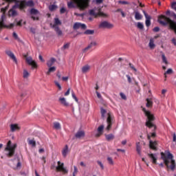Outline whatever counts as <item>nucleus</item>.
<instances>
[{"label":"nucleus","instance_id":"38","mask_svg":"<svg viewBox=\"0 0 176 176\" xmlns=\"http://www.w3.org/2000/svg\"><path fill=\"white\" fill-rule=\"evenodd\" d=\"M55 71H56V67H51L49 68V69L46 74L47 75H50V74H52V72H55Z\"/></svg>","mask_w":176,"mask_h":176},{"label":"nucleus","instance_id":"47","mask_svg":"<svg viewBox=\"0 0 176 176\" xmlns=\"http://www.w3.org/2000/svg\"><path fill=\"white\" fill-rule=\"evenodd\" d=\"M69 48V43H67L63 46V47L61 48V50H65Z\"/></svg>","mask_w":176,"mask_h":176},{"label":"nucleus","instance_id":"6","mask_svg":"<svg viewBox=\"0 0 176 176\" xmlns=\"http://www.w3.org/2000/svg\"><path fill=\"white\" fill-rule=\"evenodd\" d=\"M34 6V1L30 0L28 1H21L19 3H16V4L14 6V8H19L21 9V10H23V9H25L27 6L29 8H33Z\"/></svg>","mask_w":176,"mask_h":176},{"label":"nucleus","instance_id":"40","mask_svg":"<svg viewBox=\"0 0 176 176\" xmlns=\"http://www.w3.org/2000/svg\"><path fill=\"white\" fill-rule=\"evenodd\" d=\"M100 113L102 119H104V118H105V113H107V110L102 107L100 109Z\"/></svg>","mask_w":176,"mask_h":176},{"label":"nucleus","instance_id":"7","mask_svg":"<svg viewBox=\"0 0 176 176\" xmlns=\"http://www.w3.org/2000/svg\"><path fill=\"white\" fill-rule=\"evenodd\" d=\"M143 112L145 113V115L147 116L148 120L146 122V126L148 127V129H151V127H153L155 124L152 123L153 120H155V116L151 113V111H146L145 108L142 109Z\"/></svg>","mask_w":176,"mask_h":176},{"label":"nucleus","instance_id":"17","mask_svg":"<svg viewBox=\"0 0 176 176\" xmlns=\"http://www.w3.org/2000/svg\"><path fill=\"white\" fill-rule=\"evenodd\" d=\"M157 142L152 141V140H149V148L150 149H153V151H157Z\"/></svg>","mask_w":176,"mask_h":176},{"label":"nucleus","instance_id":"9","mask_svg":"<svg viewBox=\"0 0 176 176\" xmlns=\"http://www.w3.org/2000/svg\"><path fill=\"white\" fill-rule=\"evenodd\" d=\"M113 24L107 21L100 22V23L98 25V28H107V30H111V28H113Z\"/></svg>","mask_w":176,"mask_h":176},{"label":"nucleus","instance_id":"55","mask_svg":"<svg viewBox=\"0 0 176 176\" xmlns=\"http://www.w3.org/2000/svg\"><path fill=\"white\" fill-rule=\"evenodd\" d=\"M12 36L13 38H14V39H16L17 41H19V36L17 35L16 32H13Z\"/></svg>","mask_w":176,"mask_h":176},{"label":"nucleus","instance_id":"27","mask_svg":"<svg viewBox=\"0 0 176 176\" xmlns=\"http://www.w3.org/2000/svg\"><path fill=\"white\" fill-rule=\"evenodd\" d=\"M56 63V58H51L49 60L47 61V67H50Z\"/></svg>","mask_w":176,"mask_h":176},{"label":"nucleus","instance_id":"24","mask_svg":"<svg viewBox=\"0 0 176 176\" xmlns=\"http://www.w3.org/2000/svg\"><path fill=\"white\" fill-rule=\"evenodd\" d=\"M59 102L63 105V107H69V104L68 102H67V100H65V98H59Z\"/></svg>","mask_w":176,"mask_h":176},{"label":"nucleus","instance_id":"63","mask_svg":"<svg viewBox=\"0 0 176 176\" xmlns=\"http://www.w3.org/2000/svg\"><path fill=\"white\" fill-rule=\"evenodd\" d=\"M173 142H176V134H175V133H174L173 135Z\"/></svg>","mask_w":176,"mask_h":176},{"label":"nucleus","instance_id":"14","mask_svg":"<svg viewBox=\"0 0 176 176\" xmlns=\"http://www.w3.org/2000/svg\"><path fill=\"white\" fill-rule=\"evenodd\" d=\"M74 30H79V28H81L82 30H86L87 27L85 23H75L73 26Z\"/></svg>","mask_w":176,"mask_h":176},{"label":"nucleus","instance_id":"54","mask_svg":"<svg viewBox=\"0 0 176 176\" xmlns=\"http://www.w3.org/2000/svg\"><path fill=\"white\" fill-rule=\"evenodd\" d=\"M120 96L121 98H122V100H127V97H126V95H124V94L121 92L120 94Z\"/></svg>","mask_w":176,"mask_h":176},{"label":"nucleus","instance_id":"1","mask_svg":"<svg viewBox=\"0 0 176 176\" xmlns=\"http://www.w3.org/2000/svg\"><path fill=\"white\" fill-rule=\"evenodd\" d=\"M161 159L163 160L164 164L166 166L167 171H175L176 164L175 160H174V155L168 151H166L165 153H161Z\"/></svg>","mask_w":176,"mask_h":176},{"label":"nucleus","instance_id":"61","mask_svg":"<svg viewBox=\"0 0 176 176\" xmlns=\"http://www.w3.org/2000/svg\"><path fill=\"white\" fill-rule=\"evenodd\" d=\"M31 19H32V20H34V21H38V20H39V17H38V16H32Z\"/></svg>","mask_w":176,"mask_h":176},{"label":"nucleus","instance_id":"12","mask_svg":"<svg viewBox=\"0 0 176 176\" xmlns=\"http://www.w3.org/2000/svg\"><path fill=\"white\" fill-rule=\"evenodd\" d=\"M152 128H153V130H152L153 132H151V133H150L147 135V139L148 140V141H151V140H152V138H156V137H157V135H156V129H157L156 125L154 124V126L151 127V129H152Z\"/></svg>","mask_w":176,"mask_h":176},{"label":"nucleus","instance_id":"25","mask_svg":"<svg viewBox=\"0 0 176 176\" xmlns=\"http://www.w3.org/2000/svg\"><path fill=\"white\" fill-rule=\"evenodd\" d=\"M103 131H104V125H100L98 128V133L96 134V137H100V135H102Z\"/></svg>","mask_w":176,"mask_h":176},{"label":"nucleus","instance_id":"29","mask_svg":"<svg viewBox=\"0 0 176 176\" xmlns=\"http://www.w3.org/2000/svg\"><path fill=\"white\" fill-rule=\"evenodd\" d=\"M146 107L147 108H151L153 107V102L152 101V99L146 98Z\"/></svg>","mask_w":176,"mask_h":176},{"label":"nucleus","instance_id":"60","mask_svg":"<svg viewBox=\"0 0 176 176\" xmlns=\"http://www.w3.org/2000/svg\"><path fill=\"white\" fill-rule=\"evenodd\" d=\"M126 76L127 78V80H128L129 83H131V77H130V76L129 74H126Z\"/></svg>","mask_w":176,"mask_h":176},{"label":"nucleus","instance_id":"18","mask_svg":"<svg viewBox=\"0 0 176 176\" xmlns=\"http://www.w3.org/2000/svg\"><path fill=\"white\" fill-rule=\"evenodd\" d=\"M144 15L146 19V27H151V19H152L151 16H149L148 14H146V12L143 11Z\"/></svg>","mask_w":176,"mask_h":176},{"label":"nucleus","instance_id":"48","mask_svg":"<svg viewBox=\"0 0 176 176\" xmlns=\"http://www.w3.org/2000/svg\"><path fill=\"white\" fill-rule=\"evenodd\" d=\"M107 162H109V164H111V166H113V160H112V157H108Z\"/></svg>","mask_w":176,"mask_h":176},{"label":"nucleus","instance_id":"64","mask_svg":"<svg viewBox=\"0 0 176 176\" xmlns=\"http://www.w3.org/2000/svg\"><path fill=\"white\" fill-rule=\"evenodd\" d=\"M104 0H96V3L98 5L100 3H102Z\"/></svg>","mask_w":176,"mask_h":176},{"label":"nucleus","instance_id":"28","mask_svg":"<svg viewBox=\"0 0 176 176\" xmlns=\"http://www.w3.org/2000/svg\"><path fill=\"white\" fill-rule=\"evenodd\" d=\"M161 54H162V63L166 65H168V60H167V58L166 57V55L162 52H161Z\"/></svg>","mask_w":176,"mask_h":176},{"label":"nucleus","instance_id":"10","mask_svg":"<svg viewBox=\"0 0 176 176\" xmlns=\"http://www.w3.org/2000/svg\"><path fill=\"white\" fill-rule=\"evenodd\" d=\"M56 170L58 172L63 173V174L68 173V170L64 168V163H61L60 161L58 162V166H56Z\"/></svg>","mask_w":176,"mask_h":176},{"label":"nucleus","instance_id":"34","mask_svg":"<svg viewBox=\"0 0 176 176\" xmlns=\"http://www.w3.org/2000/svg\"><path fill=\"white\" fill-rule=\"evenodd\" d=\"M105 137H106L107 141H112V140H113V138H115V135H113V134H112V133L105 135Z\"/></svg>","mask_w":176,"mask_h":176},{"label":"nucleus","instance_id":"21","mask_svg":"<svg viewBox=\"0 0 176 176\" xmlns=\"http://www.w3.org/2000/svg\"><path fill=\"white\" fill-rule=\"evenodd\" d=\"M20 126H19V124H12L10 125V131L12 133H14V131H19Z\"/></svg>","mask_w":176,"mask_h":176},{"label":"nucleus","instance_id":"43","mask_svg":"<svg viewBox=\"0 0 176 176\" xmlns=\"http://www.w3.org/2000/svg\"><path fill=\"white\" fill-rule=\"evenodd\" d=\"M57 9V6L53 4V5H51L49 6V10L51 11V12H53V10H56Z\"/></svg>","mask_w":176,"mask_h":176},{"label":"nucleus","instance_id":"30","mask_svg":"<svg viewBox=\"0 0 176 176\" xmlns=\"http://www.w3.org/2000/svg\"><path fill=\"white\" fill-rule=\"evenodd\" d=\"M58 25H61V21H60V19H58V18H55L54 19V23L52 25V28H56V27H58Z\"/></svg>","mask_w":176,"mask_h":176},{"label":"nucleus","instance_id":"8","mask_svg":"<svg viewBox=\"0 0 176 176\" xmlns=\"http://www.w3.org/2000/svg\"><path fill=\"white\" fill-rule=\"evenodd\" d=\"M89 13L90 16H94V17H95V19H97V17H98V16H100V17H107L108 16V15H107V14L101 12V9H99L98 12H96V10L94 9H92L89 11Z\"/></svg>","mask_w":176,"mask_h":176},{"label":"nucleus","instance_id":"37","mask_svg":"<svg viewBox=\"0 0 176 176\" xmlns=\"http://www.w3.org/2000/svg\"><path fill=\"white\" fill-rule=\"evenodd\" d=\"M136 151L138 153V155H141V145L140 142L136 143Z\"/></svg>","mask_w":176,"mask_h":176},{"label":"nucleus","instance_id":"35","mask_svg":"<svg viewBox=\"0 0 176 176\" xmlns=\"http://www.w3.org/2000/svg\"><path fill=\"white\" fill-rule=\"evenodd\" d=\"M135 20H142V15L140 12H135Z\"/></svg>","mask_w":176,"mask_h":176},{"label":"nucleus","instance_id":"36","mask_svg":"<svg viewBox=\"0 0 176 176\" xmlns=\"http://www.w3.org/2000/svg\"><path fill=\"white\" fill-rule=\"evenodd\" d=\"M54 128L56 129V130H60L61 129V124H60L59 122H54Z\"/></svg>","mask_w":176,"mask_h":176},{"label":"nucleus","instance_id":"46","mask_svg":"<svg viewBox=\"0 0 176 176\" xmlns=\"http://www.w3.org/2000/svg\"><path fill=\"white\" fill-rule=\"evenodd\" d=\"M137 27L139 30H144V24L141 22L138 23Z\"/></svg>","mask_w":176,"mask_h":176},{"label":"nucleus","instance_id":"41","mask_svg":"<svg viewBox=\"0 0 176 176\" xmlns=\"http://www.w3.org/2000/svg\"><path fill=\"white\" fill-rule=\"evenodd\" d=\"M30 14H39V11L35 8H32L30 10Z\"/></svg>","mask_w":176,"mask_h":176},{"label":"nucleus","instance_id":"32","mask_svg":"<svg viewBox=\"0 0 176 176\" xmlns=\"http://www.w3.org/2000/svg\"><path fill=\"white\" fill-rule=\"evenodd\" d=\"M75 4L76 5V3H75L74 0H72V1L67 3V8H69V9H72L75 8Z\"/></svg>","mask_w":176,"mask_h":176},{"label":"nucleus","instance_id":"22","mask_svg":"<svg viewBox=\"0 0 176 176\" xmlns=\"http://www.w3.org/2000/svg\"><path fill=\"white\" fill-rule=\"evenodd\" d=\"M69 153V150L68 149V145H65L62 150V155L63 157H67V155Z\"/></svg>","mask_w":176,"mask_h":176},{"label":"nucleus","instance_id":"4","mask_svg":"<svg viewBox=\"0 0 176 176\" xmlns=\"http://www.w3.org/2000/svg\"><path fill=\"white\" fill-rule=\"evenodd\" d=\"M16 148H17V144H14L12 146V141L9 140L8 142L7 146L5 148L6 152H8L6 154L8 157H13Z\"/></svg>","mask_w":176,"mask_h":176},{"label":"nucleus","instance_id":"57","mask_svg":"<svg viewBox=\"0 0 176 176\" xmlns=\"http://www.w3.org/2000/svg\"><path fill=\"white\" fill-rule=\"evenodd\" d=\"M54 83H55L56 86H57L58 89L59 90H61V85H60V83L57 81H55Z\"/></svg>","mask_w":176,"mask_h":176},{"label":"nucleus","instance_id":"53","mask_svg":"<svg viewBox=\"0 0 176 176\" xmlns=\"http://www.w3.org/2000/svg\"><path fill=\"white\" fill-rule=\"evenodd\" d=\"M98 166L101 168L102 170H104V164L100 161H97Z\"/></svg>","mask_w":176,"mask_h":176},{"label":"nucleus","instance_id":"39","mask_svg":"<svg viewBox=\"0 0 176 176\" xmlns=\"http://www.w3.org/2000/svg\"><path fill=\"white\" fill-rule=\"evenodd\" d=\"M28 144L29 145H32V146H36V142L34 140L28 139Z\"/></svg>","mask_w":176,"mask_h":176},{"label":"nucleus","instance_id":"11","mask_svg":"<svg viewBox=\"0 0 176 176\" xmlns=\"http://www.w3.org/2000/svg\"><path fill=\"white\" fill-rule=\"evenodd\" d=\"M113 120V117L112 116V114L111 113H107V126L106 128V130L107 131H109L112 127V120Z\"/></svg>","mask_w":176,"mask_h":176},{"label":"nucleus","instance_id":"3","mask_svg":"<svg viewBox=\"0 0 176 176\" xmlns=\"http://www.w3.org/2000/svg\"><path fill=\"white\" fill-rule=\"evenodd\" d=\"M8 6L3 8L1 9V14L0 15V30L2 28H13L14 27V23H10V25H6L3 23V18L5 17V13L8 10Z\"/></svg>","mask_w":176,"mask_h":176},{"label":"nucleus","instance_id":"50","mask_svg":"<svg viewBox=\"0 0 176 176\" xmlns=\"http://www.w3.org/2000/svg\"><path fill=\"white\" fill-rule=\"evenodd\" d=\"M65 12H67V9L64 7L61 8L60 10V14H64V13H65Z\"/></svg>","mask_w":176,"mask_h":176},{"label":"nucleus","instance_id":"56","mask_svg":"<svg viewBox=\"0 0 176 176\" xmlns=\"http://www.w3.org/2000/svg\"><path fill=\"white\" fill-rule=\"evenodd\" d=\"M54 83H55L56 86H57L58 89L59 90H61V85H60V83L57 81H55Z\"/></svg>","mask_w":176,"mask_h":176},{"label":"nucleus","instance_id":"33","mask_svg":"<svg viewBox=\"0 0 176 176\" xmlns=\"http://www.w3.org/2000/svg\"><path fill=\"white\" fill-rule=\"evenodd\" d=\"M90 71V67L89 65H86L85 66L82 67V72L83 74H86V72H89Z\"/></svg>","mask_w":176,"mask_h":176},{"label":"nucleus","instance_id":"5","mask_svg":"<svg viewBox=\"0 0 176 176\" xmlns=\"http://www.w3.org/2000/svg\"><path fill=\"white\" fill-rule=\"evenodd\" d=\"M80 10H86L90 6V0H73Z\"/></svg>","mask_w":176,"mask_h":176},{"label":"nucleus","instance_id":"45","mask_svg":"<svg viewBox=\"0 0 176 176\" xmlns=\"http://www.w3.org/2000/svg\"><path fill=\"white\" fill-rule=\"evenodd\" d=\"M28 76H30V73H28V72L25 69L23 70V78L24 79H27V78H28Z\"/></svg>","mask_w":176,"mask_h":176},{"label":"nucleus","instance_id":"19","mask_svg":"<svg viewBox=\"0 0 176 176\" xmlns=\"http://www.w3.org/2000/svg\"><path fill=\"white\" fill-rule=\"evenodd\" d=\"M85 131H78L75 134V138L78 140H80L81 138H85Z\"/></svg>","mask_w":176,"mask_h":176},{"label":"nucleus","instance_id":"51","mask_svg":"<svg viewBox=\"0 0 176 176\" xmlns=\"http://www.w3.org/2000/svg\"><path fill=\"white\" fill-rule=\"evenodd\" d=\"M118 3H120L121 5H129V3L126 1H119Z\"/></svg>","mask_w":176,"mask_h":176},{"label":"nucleus","instance_id":"44","mask_svg":"<svg viewBox=\"0 0 176 176\" xmlns=\"http://www.w3.org/2000/svg\"><path fill=\"white\" fill-rule=\"evenodd\" d=\"M173 74V69H168L165 73H164V76L165 78H167L166 75H171Z\"/></svg>","mask_w":176,"mask_h":176},{"label":"nucleus","instance_id":"23","mask_svg":"<svg viewBox=\"0 0 176 176\" xmlns=\"http://www.w3.org/2000/svg\"><path fill=\"white\" fill-rule=\"evenodd\" d=\"M14 9H16V8H14V6H13L12 8L9 10V16H12V17L17 16V11H16Z\"/></svg>","mask_w":176,"mask_h":176},{"label":"nucleus","instance_id":"49","mask_svg":"<svg viewBox=\"0 0 176 176\" xmlns=\"http://www.w3.org/2000/svg\"><path fill=\"white\" fill-rule=\"evenodd\" d=\"M76 174H78V168L76 166H74V172L72 176H76Z\"/></svg>","mask_w":176,"mask_h":176},{"label":"nucleus","instance_id":"58","mask_svg":"<svg viewBox=\"0 0 176 176\" xmlns=\"http://www.w3.org/2000/svg\"><path fill=\"white\" fill-rule=\"evenodd\" d=\"M72 98H74V100H75L76 102H78V98H76L75 93L72 92Z\"/></svg>","mask_w":176,"mask_h":176},{"label":"nucleus","instance_id":"13","mask_svg":"<svg viewBox=\"0 0 176 176\" xmlns=\"http://www.w3.org/2000/svg\"><path fill=\"white\" fill-rule=\"evenodd\" d=\"M26 63H28L29 65H31L32 68H38V65L36 64V62L32 60V57L31 56L26 58Z\"/></svg>","mask_w":176,"mask_h":176},{"label":"nucleus","instance_id":"15","mask_svg":"<svg viewBox=\"0 0 176 176\" xmlns=\"http://www.w3.org/2000/svg\"><path fill=\"white\" fill-rule=\"evenodd\" d=\"M97 46V42L96 41H92L91 42L87 47H85L82 52L83 53H86V52H87V50H90L91 49H93L94 47H96Z\"/></svg>","mask_w":176,"mask_h":176},{"label":"nucleus","instance_id":"16","mask_svg":"<svg viewBox=\"0 0 176 176\" xmlns=\"http://www.w3.org/2000/svg\"><path fill=\"white\" fill-rule=\"evenodd\" d=\"M6 54H7V56H8V57L11 58V59L13 60L15 64H17V58H16V56H14V54H13L12 51L7 50L6 51Z\"/></svg>","mask_w":176,"mask_h":176},{"label":"nucleus","instance_id":"62","mask_svg":"<svg viewBox=\"0 0 176 176\" xmlns=\"http://www.w3.org/2000/svg\"><path fill=\"white\" fill-rule=\"evenodd\" d=\"M71 91V88H69L67 91L65 93V96H69V92Z\"/></svg>","mask_w":176,"mask_h":176},{"label":"nucleus","instance_id":"42","mask_svg":"<svg viewBox=\"0 0 176 176\" xmlns=\"http://www.w3.org/2000/svg\"><path fill=\"white\" fill-rule=\"evenodd\" d=\"M84 34L85 35H93L94 34V30H87Z\"/></svg>","mask_w":176,"mask_h":176},{"label":"nucleus","instance_id":"2","mask_svg":"<svg viewBox=\"0 0 176 176\" xmlns=\"http://www.w3.org/2000/svg\"><path fill=\"white\" fill-rule=\"evenodd\" d=\"M173 18L176 20V14H173ZM158 23L161 24V25H168L169 29L174 31L175 34H176V21L171 20V19L166 16L165 15H160L158 17Z\"/></svg>","mask_w":176,"mask_h":176},{"label":"nucleus","instance_id":"52","mask_svg":"<svg viewBox=\"0 0 176 176\" xmlns=\"http://www.w3.org/2000/svg\"><path fill=\"white\" fill-rule=\"evenodd\" d=\"M129 67L131 69H133L135 72H137V69L134 67V65L129 63Z\"/></svg>","mask_w":176,"mask_h":176},{"label":"nucleus","instance_id":"31","mask_svg":"<svg viewBox=\"0 0 176 176\" xmlns=\"http://www.w3.org/2000/svg\"><path fill=\"white\" fill-rule=\"evenodd\" d=\"M148 46H149L150 49H151V50L155 49L156 45H155V40L153 38L150 39Z\"/></svg>","mask_w":176,"mask_h":176},{"label":"nucleus","instance_id":"59","mask_svg":"<svg viewBox=\"0 0 176 176\" xmlns=\"http://www.w3.org/2000/svg\"><path fill=\"white\" fill-rule=\"evenodd\" d=\"M153 31L154 32H159L160 31V27H155L153 28Z\"/></svg>","mask_w":176,"mask_h":176},{"label":"nucleus","instance_id":"20","mask_svg":"<svg viewBox=\"0 0 176 176\" xmlns=\"http://www.w3.org/2000/svg\"><path fill=\"white\" fill-rule=\"evenodd\" d=\"M148 156L151 160L153 164H157V157H156V154L148 153Z\"/></svg>","mask_w":176,"mask_h":176},{"label":"nucleus","instance_id":"26","mask_svg":"<svg viewBox=\"0 0 176 176\" xmlns=\"http://www.w3.org/2000/svg\"><path fill=\"white\" fill-rule=\"evenodd\" d=\"M54 29V31L56 32L58 36H63V31L61 29H60L59 27L52 28Z\"/></svg>","mask_w":176,"mask_h":176}]
</instances>
